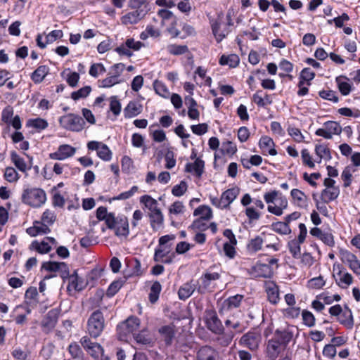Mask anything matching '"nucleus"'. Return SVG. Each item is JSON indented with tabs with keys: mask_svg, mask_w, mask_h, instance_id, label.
<instances>
[{
	"mask_svg": "<svg viewBox=\"0 0 360 360\" xmlns=\"http://www.w3.org/2000/svg\"><path fill=\"white\" fill-rule=\"evenodd\" d=\"M129 7L133 10L121 18L124 25H132L139 22L149 11L147 0H130Z\"/></svg>",
	"mask_w": 360,
	"mask_h": 360,
	"instance_id": "obj_1",
	"label": "nucleus"
},
{
	"mask_svg": "<svg viewBox=\"0 0 360 360\" xmlns=\"http://www.w3.org/2000/svg\"><path fill=\"white\" fill-rule=\"evenodd\" d=\"M22 202L33 207H39L46 200V195L44 190L39 188L24 189L22 194Z\"/></svg>",
	"mask_w": 360,
	"mask_h": 360,
	"instance_id": "obj_2",
	"label": "nucleus"
},
{
	"mask_svg": "<svg viewBox=\"0 0 360 360\" xmlns=\"http://www.w3.org/2000/svg\"><path fill=\"white\" fill-rule=\"evenodd\" d=\"M105 328V319L101 310L94 311L87 321L86 330L91 338L96 339Z\"/></svg>",
	"mask_w": 360,
	"mask_h": 360,
	"instance_id": "obj_3",
	"label": "nucleus"
},
{
	"mask_svg": "<svg viewBox=\"0 0 360 360\" xmlns=\"http://www.w3.org/2000/svg\"><path fill=\"white\" fill-rule=\"evenodd\" d=\"M140 320L136 316H131L117 327V334L121 340H126L129 335H133L139 330Z\"/></svg>",
	"mask_w": 360,
	"mask_h": 360,
	"instance_id": "obj_4",
	"label": "nucleus"
},
{
	"mask_svg": "<svg viewBox=\"0 0 360 360\" xmlns=\"http://www.w3.org/2000/svg\"><path fill=\"white\" fill-rule=\"evenodd\" d=\"M59 122L63 127L73 131H82L85 124V122L82 117L72 113L62 116Z\"/></svg>",
	"mask_w": 360,
	"mask_h": 360,
	"instance_id": "obj_5",
	"label": "nucleus"
},
{
	"mask_svg": "<svg viewBox=\"0 0 360 360\" xmlns=\"http://www.w3.org/2000/svg\"><path fill=\"white\" fill-rule=\"evenodd\" d=\"M262 341V335L257 330H251L244 334L239 340L240 345L255 351Z\"/></svg>",
	"mask_w": 360,
	"mask_h": 360,
	"instance_id": "obj_6",
	"label": "nucleus"
},
{
	"mask_svg": "<svg viewBox=\"0 0 360 360\" xmlns=\"http://www.w3.org/2000/svg\"><path fill=\"white\" fill-rule=\"evenodd\" d=\"M205 324L212 333L219 335L223 334L224 328L215 311L207 310L205 311Z\"/></svg>",
	"mask_w": 360,
	"mask_h": 360,
	"instance_id": "obj_7",
	"label": "nucleus"
},
{
	"mask_svg": "<svg viewBox=\"0 0 360 360\" xmlns=\"http://www.w3.org/2000/svg\"><path fill=\"white\" fill-rule=\"evenodd\" d=\"M324 128L318 129L315 134L326 139H330L333 135H340L342 129L339 123L335 121H327L323 124Z\"/></svg>",
	"mask_w": 360,
	"mask_h": 360,
	"instance_id": "obj_8",
	"label": "nucleus"
},
{
	"mask_svg": "<svg viewBox=\"0 0 360 360\" xmlns=\"http://www.w3.org/2000/svg\"><path fill=\"white\" fill-rule=\"evenodd\" d=\"M89 150H96L97 155L103 161H110L112 158V152L108 146L102 142L91 141L87 143Z\"/></svg>",
	"mask_w": 360,
	"mask_h": 360,
	"instance_id": "obj_9",
	"label": "nucleus"
},
{
	"mask_svg": "<svg viewBox=\"0 0 360 360\" xmlns=\"http://www.w3.org/2000/svg\"><path fill=\"white\" fill-rule=\"evenodd\" d=\"M112 227H108L109 229H113L117 236L127 237L129 233L128 219L124 215L115 217Z\"/></svg>",
	"mask_w": 360,
	"mask_h": 360,
	"instance_id": "obj_10",
	"label": "nucleus"
},
{
	"mask_svg": "<svg viewBox=\"0 0 360 360\" xmlns=\"http://www.w3.org/2000/svg\"><path fill=\"white\" fill-rule=\"evenodd\" d=\"M60 314L58 309H52L45 315L41 323L42 331L49 333L56 326Z\"/></svg>",
	"mask_w": 360,
	"mask_h": 360,
	"instance_id": "obj_11",
	"label": "nucleus"
},
{
	"mask_svg": "<svg viewBox=\"0 0 360 360\" xmlns=\"http://www.w3.org/2000/svg\"><path fill=\"white\" fill-rule=\"evenodd\" d=\"M84 350L94 359L99 357L100 354L104 352L101 345L96 342L91 341L88 336H84L79 341Z\"/></svg>",
	"mask_w": 360,
	"mask_h": 360,
	"instance_id": "obj_12",
	"label": "nucleus"
},
{
	"mask_svg": "<svg viewBox=\"0 0 360 360\" xmlns=\"http://www.w3.org/2000/svg\"><path fill=\"white\" fill-rule=\"evenodd\" d=\"M212 33L217 42L221 41L230 32L229 28L223 25L221 18H218L211 25Z\"/></svg>",
	"mask_w": 360,
	"mask_h": 360,
	"instance_id": "obj_13",
	"label": "nucleus"
},
{
	"mask_svg": "<svg viewBox=\"0 0 360 360\" xmlns=\"http://www.w3.org/2000/svg\"><path fill=\"white\" fill-rule=\"evenodd\" d=\"M175 329L176 327L172 323L162 326L158 329L161 340L164 341L165 345L167 347L172 345L176 333Z\"/></svg>",
	"mask_w": 360,
	"mask_h": 360,
	"instance_id": "obj_14",
	"label": "nucleus"
},
{
	"mask_svg": "<svg viewBox=\"0 0 360 360\" xmlns=\"http://www.w3.org/2000/svg\"><path fill=\"white\" fill-rule=\"evenodd\" d=\"M75 152V148L68 144H64L60 146L57 151L51 153L50 158L54 160H62L74 155Z\"/></svg>",
	"mask_w": 360,
	"mask_h": 360,
	"instance_id": "obj_15",
	"label": "nucleus"
},
{
	"mask_svg": "<svg viewBox=\"0 0 360 360\" xmlns=\"http://www.w3.org/2000/svg\"><path fill=\"white\" fill-rule=\"evenodd\" d=\"M219 352L208 345L200 347L197 353L198 360H219Z\"/></svg>",
	"mask_w": 360,
	"mask_h": 360,
	"instance_id": "obj_16",
	"label": "nucleus"
},
{
	"mask_svg": "<svg viewBox=\"0 0 360 360\" xmlns=\"http://www.w3.org/2000/svg\"><path fill=\"white\" fill-rule=\"evenodd\" d=\"M292 327H288L287 328L281 330H276L274 333V338L283 347L291 341L293 338Z\"/></svg>",
	"mask_w": 360,
	"mask_h": 360,
	"instance_id": "obj_17",
	"label": "nucleus"
},
{
	"mask_svg": "<svg viewBox=\"0 0 360 360\" xmlns=\"http://www.w3.org/2000/svg\"><path fill=\"white\" fill-rule=\"evenodd\" d=\"M281 347H283L274 338L270 339L266 345V356L269 360H276L278 356Z\"/></svg>",
	"mask_w": 360,
	"mask_h": 360,
	"instance_id": "obj_18",
	"label": "nucleus"
},
{
	"mask_svg": "<svg viewBox=\"0 0 360 360\" xmlns=\"http://www.w3.org/2000/svg\"><path fill=\"white\" fill-rule=\"evenodd\" d=\"M339 323L348 329H352L354 326V319L351 309L345 306L344 309L338 317Z\"/></svg>",
	"mask_w": 360,
	"mask_h": 360,
	"instance_id": "obj_19",
	"label": "nucleus"
},
{
	"mask_svg": "<svg viewBox=\"0 0 360 360\" xmlns=\"http://www.w3.org/2000/svg\"><path fill=\"white\" fill-rule=\"evenodd\" d=\"M239 193L238 188H232L225 191L220 198L219 204H222L223 208H226L236 198Z\"/></svg>",
	"mask_w": 360,
	"mask_h": 360,
	"instance_id": "obj_20",
	"label": "nucleus"
},
{
	"mask_svg": "<svg viewBox=\"0 0 360 360\" xmlns=\"http://www.w3.org/2000/svg\"><path fill=\"white\" fill-rule=\"evenodd\" d=\"M259 145L264 153H269L271 155H276L277 154V151L274 148V142L269 136H262L260 139Z\"/></svg>",
	"mask_w": 360,
	"mask_h": 360,
	"instance_id": "obj_21",
	"label": "nucleus"
},
{
	"mask_svg": "<svg viewBox=\"0 0 360 360\" xmlns=\"http://www.w3.org/2000/svg\"><path fill=\"white\" fill-rule=\"evenodd\" d=\"M205 162L200 158H196L193 163H187L185 170L187 172H194L198 178L201 177L204 172Z\"/></svg>",
	"mask_w": 360,
	"mask_h": 360,
	"instance_id": "obj_22",
	"label": "nucleus"
},
{
	"mask_svg": "<svg viewBox=\"0 0 360 360\" xmlns=\"http://www.w3.org/2000/svg\"><path fill=\"white\" fill-rule=\"evenodd\" d=\"M115 214L112 212L108 213L107 208L103 206L99 207L96 210V217L98 220H104L107 227H112L114 221Z\"/></svg>",
	"mask_w": 360,
	"mask_h": 360,
	"instance_id": "obj_23",
	"label": "nucleus"
},
{
	"mask_svg": "<svg viewBox=\"0 0 360 360\" xmlns=\"http://www.w3.org/2000/svg\"><path fill=\"white\" fill-rule=\"evenodd\" d=\"M49 72L47 65L39 66L31 75V79L35 84H40Z\"/></svg>",
	"mask_w": 360,
	"mask_h": 360,
	"instance_id": "obj_24",
	"label": "nucleus"
},
{
	"mask_svg": "<svg viewBox=\"0 0 360 360\" xmlns=\"http://www.w3.org/2000/svg\"><path fill=\"white\" fill-rule=\"evenodd\" d=\"M219 278H220V274L219 273H217V272L205 273L201 277L202 286H201V285L199 286V288H198V291L200 293L205 292V290H206L209 287L210 282L212 281L218 280Z\"/></svg>",
	"mask_w": 360,
	"mask_h": 360,
	"instance_id": "obj_25",
	"label": "nucleus"
},
{
	"mask_svg": "<svg viewBox=\"0 0 360 360\" xmlns=\"http://www.w3.org/2000/svg\"><path fill=\"white\" fill-rule=\"evenodd\" d=\"M142 111V105L134 101H130L124 109L126 118H131L139 115Z\"/></svg>",
	"mask_w": 360,
	"mask_h": 360,
	"instance_id": "obj_26",
	"label": "nucleus"
},
{
	"mask_svg": "<svg viewBox=\"0 0 360 360\" xmlns=\"http://www.w3.org/2000/svg\"><path fill=\"white\" fill-rule=\"evenodd\" d=\"M195 290V284L193 283V281L184 283L178 291L179 299L182 300H186L193 293Z\"/></svg>",
	"mask_w": 360,
	"mask_h": 360,
	"instance_id": "obj_27",
	"label": "nucleus"
},
{
	"mask_svg": "<svg viewBox=\"0 0 360 360\" xmlns=\"http://www.w3.org/2000/svg\"><path fill=\"white\" fill-rule=\"evenodd\" d=\"M68 278L69 279L68 290L73 289L80 291L84 288L83 281L79 278L77 270H75L73 274L70 275Z\"/></svg>",
	"mask_w": 360,
	"mask_h": 360,
	"instance_id": "obj_28",
	"label": "nucleus"
},
{
	"mask_svg": "<svg viewBox=\"0 0 360 360\" xmlns=\"http://www.w3.org/2000/svg\"><path fill=\"white\" fill-rule=\"evenodd\" d=\"M340 188H325L321 193V199L324 203H328L338 198Z\"/></svg>",
	"mask_w": 360,
	"mask_h": 360,
	"instance_id": "obj_29",
	"label": "nucleus"
},
{
	"mask_svg": "<svg viewBox=\"0 0 360 360\" xmlns=\"http://www.w3.org/2000/svg\"><path fill=\"white\" fill-rule=\"evenodd\" d=\"M266 293L269 301L276 304L279 301V289L274 283H270L266 287Z\"/></svg>",
	"mask_w": 360,
	"mask_h": 360,
	"instance_id": "obj_30",
	"label": "nucleus"
},
{
	"mask_svg": "<svg viewBox=\"0 0 360 360\" xmlns=\"http://www.w3.org/2000/svg\"><path fill=\"white\" fill-rule=\"evenodd\" d=\"M314 150L316 155L319 158V161H317L318 163H321L322 159L330 160L332 158L330 150L326 145H316Z\"/></svg>",
	"mask_w": 360,
	"mask_h": 360,
	"instance_id": "obj_31",
	"label": "nucleus"
},
{
	"mask_svg": "<svg viewBox=\"0 0 360 360\" xmlns=\"http://www.w3.org/2000/svg\"><path fill=\"white\" fill-rule=\"evenodd\" d=\"M136 342L140 345L152 346L153 340L150 335L145 330H141L139 333H136L133 335Z\"/></svg>",
	"mask_w": 360,
	"mask_h": 360,
	"instance_id": "obj_32",
	"label": "nucleus"
},
{
	"mask_svg": "<svg viewBox=\"0 0 360 360\" xmlns=\"http://www.w3.org/2000/svg\"><path fill=\"white\" fill-rule=\"evenodd\" d=\"M254 269L259 277L270 278L274 274L272 268L266 264L257 263L254 266Z\"/></svg>",
	"mask_w": 360,
	"mask_h": 360,
	"instance_id": "obj_33",
	"label": "nucleus"
},
{
	"mask_svg": "<svg viewBox=\"0 0 360 360\" xmlns=\"http://www.w3.org/2000/svg\"><path fill=\"white\" fill-rule=\"evenodd\" d=\"M337 275L338 279H336V283L342 288H347L352 283V276L348 272L342 273L341 270H339Z\"/></svg>",
	"mask_w": 360,
	"mask_h": 360,
	"instance_id": "obj_34",
	"label": "nucleus"
},
{
	"mask_svg": "<svg viewBox=\"0 0 360 360\" xmlns=\"http://www.w3.org/2000/svg\"><path fill=\"white\" fill-rule=\"evenodd\" d=\"M290 195L297 206L303 207L306 205L308 198L304 192L299 189L294 188L291 191Z\"/></svg>",
	"mask_w": 360,
	"mask_h": 360,
	"instance_id": "obj_35",
	"label": "nucleus"
},
{
	"mask_svg": "<svg viewBox=\"0 0 360 360\" xmlns=\"http://www.w3.org/2000/svg\"><path fill=\"white\" fill-rule=\"evenodd\" d=\"M150 225L153 230H157L163 223L164 217L161 210H156L149 214Z\"/></svg>",
	"mask_w": 360,
	"mask_h": 360,
	"instance_id": "obj_36",
	"label": "nucleus"
},
{
	"mask_svg": "<svg viewBox=\"0 0 360 360\" xmlns=\"http://www.w3.org/2000/svg\"><path fill=\"white\" fill-rule=\"evenodd\" d=\"M193 215L200 216L199 219L210 220L212 217V211L208 205H200L194 210Z\"/></svg>",
	"mask_w": 360,
	"mask_h": 360,
	"instance_id": "obj_37",
	"label": "nucleus"
},
{
	"mask_svg": "<svg viewBox=\"0 0 360 360\" xmlns=\"http://www.w3.org/2000/svg\"><path fill=\"white\" fill-rule=\"evenodd\" d=\"M30 249L35 250L40 254H46L51 251V247L49 245V242L46 240H42L41 242H38L37 240L33 241L30 246Z\"/></svg>",
	"mask_w": 360,
	"mask_h": 360,
	"instance_id": "obj_38",
	"label": "nucleus"
},
{
	"mask_svg": "<svg viewBox=\"0 0 360 360\" xmlns=\"http://www.w3.org/2000/svg\"><path fill=\"white\" fill-rule=\"evenodd\" d=\"M162 290L161 284L159 281H155L152 284L150 288V292L148 295L149 301L154 304L155 303L159 298L160 293Z\"/></svg>",
	"mask_w": 360,
	"mask_h": 360,
	"instance_id": "obj_39",
	"label": "nucleus"
},
{
	"mask_svg": "<svg viewBox=\"0 0 360 360\" xmlns=\"http://www.w3.org/2000/svg\"><path fill=\"white\" fill-rule=\"evenodd\" d=\"M171 252V245L159 246L155 250L153 259L156 262H162L164 258Z\"/></svg>",
	"mask_w": 360,
	"mask_h": 360,
	"instance_id": "obj_40",
	"label": "nucleus"
},
{
	"mask_svg": "<svg viewBox=\"0 0 360 360\" xmlns=\"http://www.w3.org/2000/svg\"><path fill=\"white\" fill-rule=\"evenodd\" d=\"M140 201L145 205V206L150 211V212H156V210H160V209L158 207L157 200L153 199L150 195H143L141 198Z\"/></svg>",
	"mask_w": 360,
	"mask_h": 360,
	"instance_id": "obj_41",
	"label": "nucleus"
},
{
	"mask_svg": "<svg viewBox=\"0 0 360 360\" xmlns=\"http://www.w3.org/2000/svg\"><path fill=\"white\" fill-rule=\"evenodd\" d=\"M271 227L275 232L280 234L287 235L291 233V229L286 221L273 223Z\"/></svg>",
	"mask_w": 360,
	"mask_h": 360,
	"instance_id": "obj_42",
	"label": "nucleus"
},
{
	"mask_svg": "<svg viewBox=\"0 0 360 360\" xmlns=\"http://www.w3.org/2000/svg\"><path fill=\"white\" fill-rule=\"evenodd\" d=\"M239 58L236 54H231L228 56L223 55L219 59L221 65H228L231 68L236 67L239 63Z\"/></svg>",
	"mask_w": 360,
	"mask_h": 360,
	"instance_id": "obj_43",
	"label": "nucleus"
},
{
	"mask_svg": "<svg viewBox=\"0 0 360 360\" xmlns=\"http://www.w3.org/2000/svg\"><path fill=\"white\" fill-rule=\"evenodd\" d=\"M263 242V239L259 236L252 238L247 245L248 250L250 252L253 253L260 250L262 249Z\"/></svg>",
	"mask_w": 360,
	"mask_h": 360,
	"instance_id": "obj_44",
	"label": "nucleus"
},
{
	"mask_svg": "<svg viewBox=\"0 0 360 360\" xmlns=\"http://www.w3.org/2000/svg\"><path fill=\"white\" fill-rule=\"evenodd\" d=\"M11 158L15 166L21 172H26L27 169V165L23 158H20L15 151H12Z\"/></svg>",
	"mask_w": 360,
	"mask_h": 360,
	"instance_id": "obj_45",
	"label": "nucleus"
},
{
	"mask_svg": "<svg viewBox=\"0 0 360 360\" xmlns=\"http://www.w3.org/2000/svg\"><path fill=\"white\" fill-rule=\"evenodd\" d=\"M301 244L302 243H300L296 239L291 240L288 242V246L289 251L292 256L295 259L300 258L301 256Z\"/></svg>",
	"mask_w": 360,
	"mask_h": 360,
	"instance_id": "obj_46",
	"label": "nucleus"
},
{
	"mask_svg": "<svg viewBox=\"0 0 360 360\" xmlns=\"http://www.w3.org/2000/svg\"><path fill=\"white\" fill-rule=\"evenodd\" d=\"M243 297V295L238 294L234 296L229 297L227 300H225L224 303L229 309L238 308L240 307Z\"/></svg>",
	"mask_w": 360,
	"mask_h": 360,
	"instance_id": "obj_47",
	"label": "nucleus"
},
{
	"mask_svg": "<svg viewBox=\"0 0 360 360\" xmlns=\"http://www.w3.org/2000/svg\"><path fill=\"white\" fill-rule=\"evenodd\" d=\"M167 50L170 54L178 56L187 53L188 48L186 45L170 44L167 46Z\"/></svg>",
	"mask_w": 360,
	"mask_h": 360,
	"instance_id": "obj_48",
	"label": "nucleus"
},
{
	"mask_svg": "<svg viewBox=\"0 0 360 360\" xmlns=\"http://www.w3.org/2000/svg\"><path fill=\"white\" fill-rule=\"evenodd\" d=\"M191 344L187 342L184 337H179L177 338L175 343L176 349L180 351L181 352L186 353L191 349Z\"/></svg>",
	"mask_w": 360,
	"mask_h": 360,
	"instance_id": "obj_49",
	"label": "nucleus"
},
{
	"mask_svg": "<svg viewBox=\"0 0 360 360\" xmlns=\"http://www.w3.org/2000/svg\"><path fill=\"white\" fill-rule=\"evenodd\" d=\"M27 126L32 127L38 130H43L48 127V122L41 118H36L33 120H29L27 122Z\"/></svg>",
	"mask_w": 360,
	"mask_h": 360,
	"instance_id": "obj_50",
	"label": "nucleus"
},
{
	"mask_svg": "<svg viewBox=\"0 0 360 360\" xmlns=\"http://www.w3.org/2000/svg\"><path fill=\"white\" fill-rule=\"evenodd\" d=\"M4 176V179L10 183L15 182L19 179L18 172L11 167H8L5 169Z\"/></svg>",
	"mask_w": 360,
	"mask_h": 360,
	"instance_id": "obj_51",
	"label": "nucleus"
},
{
	"mask_svg": "<svg viewBox=\"0 0 360 360\" xmlns=\"http://www.w3.org/2000/svg\"><path fill=\"white\" fill-rule=\"evenodd\" d=\"M153 87L156 94L164 98H167L169 96V92L167 86L162 82L155 80L153 83Z\"/></svg>",
	"mask_w": 360,
	"mask_h": 360,
	"instance_id": "obj_52",
	"label": "nucleus"
},
{
	"mask_svg": "<svg viewBox=\"0 0 360 360\" xmlns=\"http://www.w3.org/2000/svg\"><path fill=\"white\" fill-rule=\"evenodd\" d=\"M91 88L90 86H86L79 89L77 91H74L71 94V98L73 100H78L79 98H86L91 92Z\"/></svg>",
	"mask_w": 360,
	"mask_h": 360,
	"instance_id": "obj_53",
	"label": "nucleus"
},
{
	"mask_svg": "<svg viewBox=\"0 0 360 360\" xmlns=\"http://www.w3.org/2000/svg\"><path fill=\"white\" fill-rule=\"evenodd\" d=\"M221 150L224 154L233 155L237 151V147L232 141H227L222 143Z\"/></svg>",
	"mask_w": 360,
	"mask_h": 360,
	"instance_id": "obj_54",
	"label": "nucleus"
},
{
	"mask_svg": "<svg viewBox=\"0 0 360 360\" xmlns=\"http://www.w3.org/2000/svg\"><path fill=\"white\" fill-rule=\"evenodd\" d=\"M68 352L73 359H78L82 356V350L77 342H72L68 347Z\"/></svg>",
	"mask_w": 360,
	"mask_h": 360,
	"instance_id": "obj_55",
	"label": "nucleus"
},
{
	"mask_svg": "<svg viewBox=\"0 0 360 360\" xmlns=\"http://www.w3.org/2000/svg\"><path fill=\"white\" fill-rule=\"evenodd\" d=\"M187 184L184 181H181L179 184L176 185L172 189V193L176 197L183 195L187 191Z\"/></svg>",
	"mask_w": 360,
	"mask_h": 360,
	"instance_id": "obj_56",
	"label": "nucleus"
},
{
	"mask_svg": "<svg viewBox=\"0 0 360 360\" xmlns=\"http://www.w3.org/2000/svg\"><path fill=\"white\" fill-rule=\"evenodd\" d=\"M302 316L304 325L308 327H312L315 325V317L311 312L307 310H303Z\"/></svg>",
	"mask_w": 360,
	"mask_h": 360,
	"instance_id": "obj_57",
	"label": "nucleus"
},
{
	"mask_svg": "<svg viewBox=\"0 0 360 360\" xmlns=\"http://www.w3.org/2000/svg\"><path fill=\"white\" fill-rule=\"evenodd\" d=\"M301 157L304 165H306L310 168H314L315 167L314 162L312 160V158L307 149L304 148L302 150Z\"/></svg>",
	"mask_w": 360,
	"mask_h": 360,
	"instance_id": "obj_58",
	"label": "nucleus"
},
{
	"mask_svg": "<svg viewBox=\"0 0 360 360\" xmlns=\"http://www.w3.org/2000/svg\"><path fill=\"white\" fill-rule=\"evenodd\" d=\"M340 259L343 263L349 264L352 261L356 259V256L347 250H340Z\"/></svg>",
	"mask_w": 360,
	"mask_h": 360,
	"instance_id": "obj_59",
	"label": "nucleus"
},
{
	"mask_svg": "<svg viewBox=\"0 0 360 360\" xmlns=\"http://www.w3.org/2000/svg\"><path fill=\"white\" fill-rule=\"evenodd\" d=\"M288 132L289 135L291 137H292V139L295 141L300 143L304 141V137L298 128H296L294 127H289L288 128Z\"/></svg>",
	"mask_w": 360,
	"mask_h": 360,
	"instance_id": "obj_60",
	"label": "nucleus"
},
{
	"mask_svg": "<svg viewBox=\"0 0 360 360\" xmlns=\"http://www.w3.org/2000/svg\"><path fill=\"white\" fill-rule=\"evenodd\" d=\"M342 179L344 181V187L347 188L351 185L352 178V171L350 167H346L343 170L342 175Z\"/></svg>",
	"mask_w": 360,
	"mask_h": 360,
	"instance_id": "obj_61",
	"label": "nucleus"
},
{
	"mask_svg": "<svg viewBox=\"0 0 360 360\" xmlns=\"http://www.w3.org/2000/svg\"><path fill=\"white\" fill-rule=\"evenodd\" d=\"M110 110L115 116L120 115L121 112V103L117 96H114L110 97Z\"/></svg>",
	"mask_w": 360,
	"mask_h": 360,
	"instance_id": "obj_62",
	"label": "nucleus"
},
{
	"mask_svg": "<svg viewBox=\"0 0 360 360\" xmlns=\"http://www.w3.org/2000/svg\"><path fill=\"white\" fill-rule=\"evenodd\" d=\"M185 207L182 202L176 201L169 208V214H179L184 212Z\"/></svg>",
	"mask_w": 360,
	"mask_h": 360,
	"instance_id": "obj_63",
	"label": "nucleus"
},
{
	"mask_svg": "<svg viewBox=\"0 0 360 360\" xmlns=\"http://www.w3.org/2000/svg\"><path fill=\"white\" fill-rule=\"evenodd\" d=\"M122 286V281H115L108 287L106 295L108 297L114 296Z\"/></svg>",
	"mask_w": 360,
	"mask_h": 360,
	"instance_id": "obj_64",
	"label": "nucleus"
}]
</instances>
